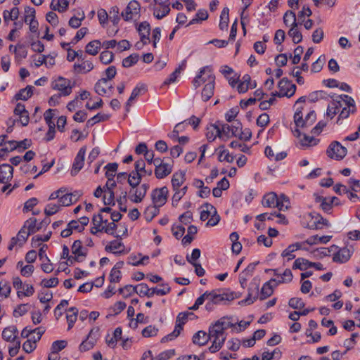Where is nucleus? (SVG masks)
<instances>
[{"mask_svg":"<svg viewBox=\"0 0 360 360\" xmlns=\"http://www.w3.org/2000/svg\"><path fill=\"white\" fill-rule=\"evenodd\" d=\"M233 326L229 318L222 317L210 327L209 337L212 340V344L209 348L210 352L215 353L222 347L226 338L225 330Z\"/></svg>","mask_w":360,"mask_h":360,"instance_id":"nucleus-1","label":"nucleus"},{"mask_svg":"<svg viewBox=\"0 0 360 360\" xmlns=\"http://www.w3.org/2000/svg\"><path fill=\"white\" fill-rule=\"evenodd\" d=\"M234 299L235 297L233 292L219 293V290H217L208 291L205 309L208 311H212L214 309L215 306L225 304L227 301H231Z\"/></svg>","mask_w":360,"mask_h":360,"instance_id":"nucleus-2","label":"nucleus"},{"mask_svg":"<svg viewBox=\"0 0 360 360\" xmlns=\"http://www.w3.org/2000/svg\"><path fill=\"white\" fill-rule=\"evenodd\" d=\"M262 205L264 207H278L279 210H284L288 209L289 201L285 197L280 201L275 193H269L263 197Z\"/></svg>","mask_w":360,"mask_h":360,"instance_id":"nucleus-3","label":"nucleus"},{"mask_svg":"<svg viewBox=\"0 0 360 360\" xmlns=\"http://www.w3.org/2000/svg\"><path fill=\"white\" fill-rule=\"evenodd\" d=\"M305 218L307 221V227L311 229H322L330 225L326 219L316 212L308 213Z\"/></svg>","mask_w":360,"mask_h":360,"instance_id":"nucleus-4","label":"nucleus"},{"mask_svg":"<svg viewBox=\"0 0 360 360\" xmlns=\"http://www.w3.org/2000/svg\"><path fill=\"white\" fill-rule=\"evenodd\" d=\"M162 288L161 289L158 288H149L146 284L141 283L138 285V294L139 295L150 297L155 294L158 295H165L170 292L171 288L167 284H162Z\"/></svg>","mask_w":360,"mask_h":360,"instance_id":"nucleus-5","label":"nucleus"},{"mask_svg":"<svg viewBox=\"0 0 360 360\" xmlns=\"http://www.w3.org/2000/svg\"><path fill=\"white\" fill-rule=\"evenodd\" d=\"M279 91L273 93V96L278 97H291L292 96L296 91L295 84L290 82L287 78L284 77L280 80L278 84Z\"/></svg>","mask_w":360,"mask_h":360,"instance_id":"nucleus-6","label":"nucleus"},{"mask_svg":"<svg viewBox=\"0 0 360 360\" xmlns=\"http://www.w3.org/2000/svg\"><path fill=\"white\" fill-rule=\"evenodd\" d=\"M53 89L59 91L60 96H67L72 93V85L71 81L63 77H59L51 83Z\"/></svg>","mask_w":360,"mask_h":360,"instance_id":"nucleus-7","label":"nucleus"},{"mask_svg":"<svg viewBox=\"0 0 360 360\" xmlns=\"http://www.w3.org/2000/svg\"><path fill=\"white\" fill-rule=\"evenodd\" d=\"M193 315V313L191 312H181L179 313V315L176 317V326L172 333L167 335V336L164 337L161 342H165L167 340H172L174 338H176L179 335L182 328L183 326L186 323V322L188 320V316Z\"/></svg>","mask_w":360,"mask_h":360,"instance_id":"nucleus-8","label":"nucleus"},{"mask_svg":"<svg viewBox=\"0 0 360 360\" xmlns=\"http://www.w3.org/2000/svg\"><path fill=\"white\" fill-rule=\"evenodd\" d=\"M148 188L149 185L148 184H143L140 186L131 187L129 192V199L134 203L141 202L145 198Z\"/></svg>","mask_w":360,"mask_h":360,"instance_id":"nucleus-9","label":"nucleus"},{"mask_svg":"<svg viewBox=\"0 0 360 360\" xmlns=\"http://www.w3.org/2000/svg\"><path fill=\"white\" fill-rule=\"evenodd\" d=\"M347 148L342 146L339 142H332L327 149V155L329 158L335 160H342L347 155Z\"/></svg>","mask_w":360,"mask_h":360,"instance_id":"nucleus-10","label":"nucleus"},{"mask_svg":"<svg viewBox=\"0 0 360 360\" xmlns=\"http://www.w3.org/2000/svg\"><path fill=\"white\" fill-rule=\"evenodd\" d=\"M140 9L139 3L135 0H132L128 4L125 10L122 12L121 15L124 20L129 21L139 17Z\"/></svg>","mask_w":360,"mask_h":360,"instance_id":"nucleus-11","label":"nucleus"},{"mask_svg":"<svg viewBox=\"0 0 360 360\" xmlns=\"http://www.w3.org/2000/svg\"><path fill=\"white\" fill-rule=\"evenodd\" d=\"M212 77V83H214L215 76L212 72V69L210 67H204L202 68L198 75L193 79V84L195 88L200 86L202 83L209 84L210 78Z\"/></svg>","mask_w":360,"mask_h":360,"instance_id":"nucleus-12","label":"nucleus"},{"mask_svg":"<svg viewBox=\"0 0 360 360\" xmlns=\"http://www.w3.org/2000/svg\"><path fill=\"white\" fill-rule=\"evenodd\" d=\"M167 195L168 188L166 186L153 190L151 193L153 204L160 207L163 206L167 202Z\"/></svg>","mask_w":360,"mask_h":360,"instance_id":"nucleus-13","label":"nucleus"},{"mask_svg":"<svg viewBox=\"0 0 360 360\" xmlns=\"http://www.w3.org/2000/svg\"><path fill=\"white\" fill-rule=\"evenodd\" d=\"M94 65L91 60H85L82 56L78 58V60L73 65V71L75 74H86L91 71Z\"/></svg>","mask_w":360,"mask_h":360,"instance_id":"nucleus-14","label":"nucleus"},{"mask_svg":"<svg viewBox=\"0 0 360 360\" xmlns=\"http://www.w3.org/2000/svg\"><path fill=\"white\" fill-rule=\"evenodd\" d=\"M354 251V248L353 246H348L347 245L333 255V261L340 264L346 263L351 258Z\"/></svg>","mask_w":360,"mask_h":360,"instance_id":"nucleus-15","label":"nucleus"},{"mask_svg":"<svg viewBox=\"0 0 360 360\" xmlns=\"http://www.w3.org/2000/svg\"><path fill=\"white\" fill-rule=\"evenodd\" d=\"M98 338V329L93 328L90 330L86 339L84 340L79 345L81 352H86L91 349L96 345Z\"/></svg>","mask_w":360,"mask_h":360,"instance_id":"nucleus-16","label":"nucleus"},{"mask_svg":"<svg viewBox=\"0 0 360 360\" xmlns=\"http://www.w3.org/2000/svg\"><path fill=\"white\" fill-rule=\"evenodd\" d=\"M86 147H82L78 151L72 164L71 169V175L75 176L82 169L84 165V156L86 154Z\"/></svg>","mask_w":360,"mask_h":360,"instance_id":"nucleus-17","label":"nucleus"},{"mask_svg":"<svg viewBox=\"0 0 360 360\" xmlns=\"http://www.w3.org/2000/svg\"><path fill=\"white\" fill-rule=\"evenodd\" d=\"M13 168L8 164H3L0 166V183L7 184L13 178Z\"/></svg>","mask_w":360,"mask_h":360,"instance_id":"nucleus-18","label":"nucleus"},{"mask_svg":"<svg viewBox=\"0 0 360 360\" xmlns=\"http://www.w3.org/2000/svg\"><path fill=\"white\" fill-rule=\"evenodd\" d=\"M150 26L148 22L145 21L139 24L138 27V32L141 37L142 46L144 44H147L150 42Z\"/></svg>","mask_w":360,"mask_h":360,"instance_id":"nucleus-19","label":"nucleus"},{"mask_svg":"<svg viewBox=\"0 0 360 360\" xmlns=\"http://www.w3.org/2000/svg\"><path fill=\"white\" fill-rule=\"evenodd\" d=\"M112 86L109 85L107 79H101L95 84V91L99 95H104L112 93Z\"/></svg>","mask_w":360,"mask_h":360,"instance_id":"nucleus-20","label":"nucleus"},{"mask_svg":"<svg viewBox=\"0 0 360 360\" xmlns=\"http://www.w3.org/2000/svg\"><path fill=\"white\" fill-rule=\"evenodd\" d=\"M293 278L292 271L289 269H286L280 276L274 278H271V282L274 283V286H277L281 283H288L292 281Z\"/></svg>","mask_w":360,"mask_h":360,"instance_id":"nucleus-21","label":"nucleus"},{"mask_svg":"<svg viewBox=\"0 0 360 360\" xmlns=\"http://www.w3.org/2000/svg\"><path fill=\"white\" fill-rule=\"evenodd\" d=\"M146 91V85L143 84H140L137 85L132 91L130 97L129 98L127 103H126V110L127 112L129 111L130 106L134 100H135L138 96H139L142 93Z\"/></svg>","mask_w":360,"mask_h":360,"instance_id":"nucleus-22","label":"nucleus"},{"mask_svg":"<svg viewBox=\"0 0 360 360\" xmlns=\"http://www.w3.org/2000/svg\"><path fill=\"white\" fill-rule=\"evenodd\" d=\"M259 292V285L255 283H251L248 288V295L243 302L248 304L254 302Z\"/></svg>","mask_w":360,"mask_h":360,"instance_id":"nucleus-23","label":"nucleus"},{"mask_svg":"<svg viewBox=\"0 0 360 360\" xmlns=\"http://www.w3.org/2000/svg\"><path fill=\"white\" fill-rule=\"evenodd\" d=\"M18 329L15 326H11L6 328L2 332V338L8 342H13L15 340Z\"/></svg>","mask_w":360,"mask_h":360,"instance_id":"nucleus-24","label":"nucleus"},{"mask_svg":"<svg viewBox=\"0 0 360 360\" xmlns=\"http://www.w3.org/2000/svg\"><path fill=\"white\" fill-rule=\"evenodd\" d=\"M72 253L84 260L86 256V250L82 246V242L79 240H75L72 245Z\"/></svg>","mask_w":360,"mask_h":360,"instance_id":"nucleus-25","label":"nucleus"},{"mask_svg":"<svg viewBox=\"0 0 360 360\" xmlns=\"http://www.w3.org/2000/svg\"><path fill=\"white\" fill-rule=\"evenodd\" d=\"M172 171V165L165 163L155 169V175L158 179H163L168 176Z\"/></svg>","mask_w":360,"mask_h":360,"instance_id":"nucleus-26","label":"nucleus"},{"mask_svg":"<svg viewBox=\"0 0 360 360\" xmlns=\"http://www.w3.org/2000/svg\"><path fill=\"white\" fill-rule=\"evenodd\" d=\"M7 143L10 145V150L12 151L18 148L25 150L31 146L32 141L31 140L26 139L21 141H9Z\"/></svg>","mask_w":360,"mask_h":360,"instance_id":"nucleus-27","label":"nucleus"},{"mask_svg":"<svg viewBox=\"0 0 360 360\" xmlns=\"http://www.w3.org/2000/svg\"><path fill=\"white\" fill-rule=\"evenodd\" d=\"M214 83H212V77L210 78L209 84H206L202 91V98L204 101H207L214 94Z\"/></svg>","mask_w":360,"mask_h":360,"instance_id":"nucleus-28","label":"nucleus"},{"mask_svg":"<svg viewBox=\"0 0 360 360\" xmlns=\"http://www.w3.org/2000/svg\"><path fill=\"white\" fill-rule=\"evenodd\" d=\"M332 236H323L319 237L318 235H315L307 238L303 243H307L310 245L319 243L326 244L330 240Z\"/></svg>","mask_w":360,"mask_h":360,"instance_id":"nucleus-29","label":"nucleus"},{"mask_svg":"<svg viewBox=\"0 0 360 360\" xmlns=\"http://www.w3.org/2000/svg\"><path fill=\"white\" fill-rule=\"evenodd\" d=\"M206 136L210 141H213L217 137L220 138L219 125L214 124L207 127Z\"/></svg>","mask_w":360,"mask_h":360,"instance_id":"nucleus-30","label":"nucleus"},{"mask_svg":"<svg viewBox=\"0 0 360 360\" xmlns=\"http://www.w3.org/2000/svg\"><path fill=\"white\" fill-rule=\"evenodd\" d=\"M229 22V9L224 7L221 13L219 27L221 30L226 31Z\"/></svg>","mask_w":360,"mask_h":360,"instance_id":"nucleus-31","label":"nucleus"},{"mask_svg":"<svg viewBox=\"0 0 360 360\" xmlns=\"http://www.w3.org/2000/svg\"><path fill=\"white\" fill-rule=\"evenodd\" d=\"M101 42L99 40H93L88 43L85 47V51L91 56H96L100 51Z\"/></svg>","mask_w":360,"mask_h":360,"instance_id":"nucleus-32","label":"nucleus"},{"mask_svg":"<svg viewBox=\"0 0 360 360\" xmlns=\"http://www.w3.org/2000/svg\"><path fill=\"white\" fill-rule=\"evenodd\" d=\"M185 172H175L172 179V184L173 190H178V188L183 184L185 181Z\"/></svg>","mask_w":360,"mask_h":360,"instance_id":"nucleus-33","label":"nucleus"},{"mask_svg":"<svg viewBox=\"0 0 360 360\" xmlns=\"http://www.w3.org/2000/svg\"><path fill=\"white\" fill-rule=\"evenodd\" d=\"M276 288L271 280H269L268 282L265 283L261 290V300H264L269 296H271L274 292V289Z\"/></svg>","mask_w":360,"mask_h":360,"instance_id":"nucleus-34","label":"nucleus"},{"mask_svg":"<svg viewBox=\"0 0 360 360\" xmlns=\"http://www.w3.org/2000/svg\"><path fill=\"white\" fill-rule=\"evenodd\" d=\"M209 339V333L207 334L205 332L200 330L194 334L193 342L198 345H204L207 342Z\"/></svg>","mask_w":360,"mask_h":360,"instance_id":"nucleus-35","label":"nucleus"},{"mask_svg":"<svg viewBox=\"0 0 360 360\" xmlns=\"http://www.w3.org/2000/svg\"><path fill=\"white\" fill-rule=\"evenodd\" d=\"M68 4V0H52L50 7L53 11L63 12L67 10Z\"/></svg>","mask_w":360,"mask_h":360,"instance_id":"nucleus-36","label":"nucleus"},{"mask_svg":"<svg viewBox=\"0 0 360 360\" xmlns=\"http://www.w3.org/2000/svg\"><path fill=\"white\" fill-rule=\"evenodd\" d=\"M143 174L138 172H131L128 174L127 181L131 187L139 186Z\"/></svg>","mask_w":360,"mask_h":360,"instance_id":"nucleus-37","label":"nucleus"},{"mask_svg":"<svg viewBox=\"0 0 360 360\" xmlns=\"http://www.w3.org/2000/svg\"><path fill=\"white\" fill-rule=\"evenodd\" d=\"M34 87L32 86H27L26 88L21 89L15 96L16 100L26 101L30 98L33 94Z\"/></svg>","mask_w":360,"mask_h":360,"instance_id":"nucleus-38","label":"nucleus"},{"mask_svg":"<svg viewBox=\"0 0 360 360\" xmlns=\"http://www.w3.org/2000/svg\"><path fill=\"white\" fill-rule=\"evenodd\" d=\"M19 9L17 7H13L11 11H4L3 18L6 22L9 20H16L19 16Z\"/></svg>","mask_w":360,"mask_h":360,"instance_id":"nucleus-39","label":"nucleus"},{"mask_svg":"<svg viewBox=\"0 0 360 360\" xmlns=\"http://www.w3.org/2000/svg\"><path fill=\"white\" fill-rule=\"evenodd\" d=\"M283 22L286 26L297 27L295 13L292 11H288L283 15Z\"/></svg>","mask_w":360,"mask_h":360,"instance_id":"nucleus-40","label":"nucleus"},{"mask_svg":"<svg viewBox=\"0 0 360 360\" xmlns=\"http://www.w3.org/2000/svg\"><path fill=\"white\" fill-rule=\"evenodd\" d=\"M203 207L205 209L201 212L200 219L202 221H205L211 216V214H215L216 208L213 205H212L211 204H209V203H205L203 205Z\"/></svg>","mask_w":360,"mask_h":360,"instance_id":"nucleus-41","label":"nucleus"},{"mask_svg":"<svg viewBox=\"0 0 360 360\" xmlns=\"http://www.w3.org/2000/svg\"><path fill=\"white\" fill-rule=\"evenodd\" d=\"M303 107H298L296 110V112L294 115V122L297 127H307V122L305 119L302 118V110Z\"/></svg>","mask_w":360,"mask_h":360,"instance_id":"nucleus-42","label":"nucleus"},{"mask_svg":"<svg viewBox=\"0 0 360 360\" xmlns=\"http://www.w3.org/2000/svg\"><path fill=\"white\" fill-rule=\"evenodd\" d=\"M37 219L34 217L30 218L27 219L22 229H25V231H27V232L30 233V235L32 233H34L37 231H38V229H37Z\"/></svg>","mask_w":360,"mask_h":360,"instance_id":"nucleus-43","label":"nucleus"},{"mask_svg":"<svg viewBox=\"0 0 360 360\" xmlns=\"http://www.w3.org/2000/svg\"><path fill=\"white\" fill-rule=\"evenodd\" d=\"M68 314L66 316L67 321L68 323V330H70L77 320L78 309L76 307H71L68 310Z\"/></svg>","mask_w":360,"mask_h":360,"instance_id":"nucleus-44","label":"nucleus"},{"mask_svg":"<svg viewBox=\"0 0 360 360\" xmlns=\"http://www.w3.org/2000/svg\"><path fill=\"white\" fill-rule=\"evenodd\" d=\"M30 233L25 231V229H22L18 231L17 236L13 237V239L17 242L19 247H22V245L27 241Z\"/></svg>","mask_w":360,"mask_h":360,"instance_id":"nucleus-45","label":"nucleus"},{"mask_svg":"<svg viewBox=\"0 0 360 360\" xmlns=\"http://www.w3.org/2000/svg\"><path fill=\"white\" fill-rule=\"evenodd\" d=\"M109 117L110 116L108 115L98 113L86 122V126L87 127H92L99 122H104L108 120Z\"/></svg>","mask_w":360,"mask_h":360,"instance_id":"nucleus-46","label":"nucleus"},{"mask_svg":"<svg viewBox=\"0 0 360 360\" xmlns=\"http://www.w3.org/2000/svg\"><path fill=\"white\" fill-rule=\"evenodd\" d=\"M159 207L153 205L146 209L144 216L147 221H151L159 213Z\"/></svg>","mask_w":360,"mask_h":360,"instance_id":"nucleus-47","label":"nucleus"},{"mask_svg":"<svg viewBox=\"0 0 360 360\" xmlns=\"http://www.w3.org/2000/svg\"><path fill=\"white\" fill-rule=\"evenodd\" d=\"M138 285L133 286L131 285H127L119 289V292L124 297H128L134 292H136L138 294Z\"/></svg>","mask_w":360,"mask_h":360,"instance_id":"nucleus-48","label":"nucleus"},{"mask_svg":"<svg viewBox=\"0 0 360 360\" xmlns=\"http://www.w3.org/2000/svg\"><path fill=\"white\" fill-rule=\"evenodd\" d=\"M288 34L292 38L295 44L300 43L302 39V35L298 30L297 27H291Z\"/></svg>","mask_w":360,"mask_h":360,"instance_id":"nucleus-49","label":"nucleus"},{"mask_svg":"<svg viewBox=\"0 0 360 360\" xmlns=\"http://www.w3.org/2000/svg\"><path fill=\"white\" fill-rule=\"evenodd\" d=\"M309 264L310 262L306 259L297 258V259H295L292 268L298 269L303 271L309 268Z\"/></svg>","mask_w":360,"mask_h":360,"instance_id":"nucleus-50","label":"nucleus"},{"mask_svg":"<svg viewBox=\"0 0 360 360\" xmlns=\"http://www.w3.org/2000/svg\"><path fill=\"white\" fill-rule=\"evenodd\" d=\"M118 165L116 162L108 163L105 169H107L105 172V176L108 179H114L115 176V172L117 170Z\"/></svg>","mask_w":360,"mask_h":360,"instance_id":"nucleus-51","label":"nucleus"},{"mask_svg":"<svg viewBox=\"0 0 360 360\" xmlns=\"http://www.w3.org/2000/svg\"><path fill=\"white\" fill-rule=\"evenodd\" d=\"M30 305L29 304H19L13 311V316L15 317L22 316L25 314L30 309Z\"/></svg>","mask_w":360,"mask_h":360,"instance_id":"nucleus-52","label":"nucleus"},{"mask_svg":"<svg viewBox=\"0 0 360 360\" xmlns=\"http://www.w3.org/2000/svg\"><path fill=\"white\" fill-rule=\"evenodd\" d=\"M187 186L183 187L181 189L178 188V190H174L175 191L174 194L172 197V204L173 205H177L179 201L182 198V197L186 194L187 191Z\"/></svg>","mask_w":360,"mask_h":360,"instance_id":"nucleus-53","label":"nucleus"},{"mask_svg":"<svg viewBox=\"0 0 360 360\" xmlns=\"http://www.w3.org/2000/svg\"><path fill=\"white\" fill-rule=\"evenodd\" d=\"M220 131V139L229 138L231 134V126L228 124H219Z\"/></svg>","mask_w":360,"mask_h":360,"instance_id":"nucleus-54","label":"nucleus"},{"mask_svg":"<svg viewBox=\"0 0 360 360\" xmlns=\"http://www.w3.org/2000/svg\"><path fill=\"white\" fill-rule=\"evenodd\" d=\"M114 55L111 51H104L101 53L99 58L102 63L109 64L113 60Z\"/></svg>","mask_w":360,"mask_h":360,"instance_id":"nucleus-55","label":"nucleus"},{"mask_svg":"<svg viewBox=\"0 0 360 360\" xmlns=\"http://www.w3.org/2000/svg\"><path fill=\"white\" fill-rule=\"evenodd\" d=\"M127 201V191H122L120 195L117 199V202L119 205L120 210L122 212H127L126 202Z\"/></svg>","mask_w":360,"mask_h":360,"instance_id":"nucleus-56","label":"nucleus"},{"mask_svg":"<svg viewBox=\"0 0 360 360\" xmlns=\"http://www.w3.org/2000/svg\"><path fill=\"white\" fill-rule=\"evenodd\" d=\"M139 60L138 54H131L122 60V65L124 68H129L136 64Z\"/></svg>","mask_w":360,"mask_h":360,"instance_id":"nucleus-57","label":"nucleus"},{"mask_svg":"<svg viewBox=\"0 0 360 360\" xmlns=\"http://www.w3.org/2000/svg\"><path fill=\"white\" fill-rule=\"evenodd\" d=\"M103 203L105 205H115V195L113 191L104 190Z\"/></svg>","mask_w":360,"mask_h":360,"instance_id":"nucleus-58","label":"nucleus"},{"mask_svg":"<svg viewBox=\"0 0 360 360\" xmlns=\"http://www.w3.org/2000/svg\"><path fill=\"white\" fill-rule=\"evenodd\" d=\"M335 200H338L336 197H333L331 198H325V200L323 201L322 204L320 205L321 209L326 212H329L333 207V203L335 202Z\"/></svg>","mask_w":360,"mask_h":360,"instance_id":"nucleus-59","label":"nucleus"},{"mask_svg":"<svg viewBox=\"0 0 360 360\" xmlns=\"http://www.w3.org/2000/svg\"><path fill=\"white\" fill-rule=\"evenodd\" d=\"M74 203L73 199H72L71 195L69 193H63L58 200V204L60 206H69Z\"/></svg>","mask_w":360,"mask_h":360,"instance_id":"nucleus-60","label":"nucleus"},{"mask_svg":"<svg viewBox=\"0 0 360 360\" xmlns=\"http://www.w3.org/2000/svg\"><path fill=\"white\" fill-rule=\"evenodd\" d=\"M122 246V244L121 242L118 240H113L106 245L105 250L112 252L113 253L121 252L120 249Z\"/></svg>","mask_w":360,"mask_h":360,"instance_id":"nucleus-61","label":"nucleus"},{"mask_svg":"<svg viewBox=\"0 0 360 360\" xmlns=\"http://www.w3.org/2000/svg\"><path fill=\"white\" fill-rule=\"evenodd\" d=\"M110 19L114 25H117L120 20V9L117 6H115L111 8L110 11Z\"/></svg>","mask_w":360,"mask_h":360,"instance_id":"nucleus-62","label":"nucleus"},{"mask_svg":"<svg viewBox=\"0 0 360 360\" xmlns=\"http://www.w3.org/2000/svg\"><path fill=\"white\" fill-rule=\"evenodd\" d=\"M35 20V9L34 8L27 6L25 8L24 20L26 23Z\"/></svg>","mask_w":360,"mask_h":360,"instance_id":"nucleus-63","label":"nucleus"},{"mask_svg":"<svg viewBox=\"0 0 360 360\" xmlns=\"http://www.w3.org/2000/svg\"><path fill=\"white\" fill-rule=\"evenodd\" d=\"M170 11L169 6H160V8H157L154 11V15L158 19H162L166 16Z\"/></svg>","mask_w":360,"mask_h":360,"instance_id":"nucleus-64","label":"nucleus"}]
</instances>
